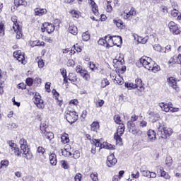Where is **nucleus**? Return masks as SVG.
Here are the masks:
<instances>
[{
	"label": "nucleus",
	"instance_id": "45",
	"mask_svg": "<svg viewBox=\"0 0 181 181\" xmlns=\"http://www.w3.org/2000/svg\"><path fill=\"white\" fill-rule=\"evenodd\" d=\"M40 131L42 133L46 132V131H47V124H46V122L41 123Z\"/></svg>",
	"mask_w": 181,
	"mask_h": 181
},
{
	"label": "nucleus",
	"instance_id": "18",
	"mask_svg": "<svg viewBox=\"0 0 181 181\" xmlns=\"http://www.w3.org/2000/svg\"><path fill=\"white\" fill-rule=\"evenodd\" d=\"M89 5L91 6L92 12L95 15V16H98L100 15V12H98V6L95 4V1H90Z\"/></svg>",
	"mask_w": 181,
	"mask_h": 181
},
{
	"label": "nucleus",
	"instance_id": "59",
	"mask_svg": "<svg viewBox=\"0 0 181 181\" xmlns=\"http://www.w3.org/2000/svg\"><path fill=\"white\" fill-rule=\"evenodd\" d=\"M73 49L74 50H76V52H77L78 53H80L82 50L81 47L78 46V44L74 45Z\"/></svg>",
	"mask_w": 181,
	"mask_h": 181
},
{
	"label": "nucleus",
	"instance_id": "51",
	"mask_svg": "<svg viewBox=\"0 0 181 181\" xmlns=\"http://www.w3.org/2000/svg\"><path fill=\"white\" fill-rule=\"evenodd\" d=\"M106 42H107V39L105 38V39L100 38L98 41V45H100V46H104L105 47Z\"/></svg>",
	"mask_w": 181,
	"mask_h": 181
},
{
	"label": "nucleus",
	"instance_id": "5",
	"mask_svg": "<svg viewBox=\"0 0 181 181\" xmlns=\"http://www.w3.org/2000/svg\"><path fill=\"white\" fill-rule=\"evenodd\" d=\"M65 117L66 121L69 124H74V122H76V121L78 119V115H77V113L74 111H70V110H68L66 112Z\"/></svg>",
	"mask_w": 181,
	"mask_h": 181
},
{
	"label": "nucleus",
	"instance_id": "21",
	"mask_svg": "<svg viewBox=\"0 0 181 181\" xmlns=\"http://www.w3.org/2000/svg\"><path fill=\"white\" fill-rule=\"evenodd\" d=\"M13 31L16 33V39H22V36H23V33H22V26H19L16 28H13Z\"/></svg>",
	"mask_w": 181,
	"mask_h": 181
},
{
	"label": "nucleus",
	"instance_id": "58",
	"mask_svg": "<svg viewBox=\"0 0 181 181\" xmlns=\"http://www.w3.org/2000/svg\"><path fill=\"white\" fill-rule=\"evenodd\" d=\"M37 152L38 153H40L41 155H45V148L42 146H39L37 149Z\"/></svg>",
	"mask_w": 181,
	"mask_h": 181
},
{
	"label": "nucleus",
	"instance_id": "52",
	"mask_svg": "<svg viewBox=\"0 0 181 181\" xmlns=\"http://www.w3.org/2000/svg\"><path fill=\"white\" fill-rule=\"evenodd\" d=\"M140 128H146L148 127V122L146 120H141L139 122Z\"/></svg>",
	"mask_w": 181,
	"mask_h": 181
},
{
	"label": "nucleus",
	"instance_id": "19",
	"mask_svg": "<svg viewBox=\"0 0 181 181\" xmlns=\"http://www.w3.org/2000/svg\"><path fill=\"white\" fill-rule=\"evenodd\" d=\"M35 16H43L47 13L46 8H37L35 9Z\"/></svg>",
	"mask_w": 181,
	"mask_h": 181
},
{
	"label": "nucleus",
	"instance_id": "49",
	"mask_svg": "<svg viewBox=\"0 0 181 181\" xmlns=\"http://www.w3.org/2000/svg\"><path fill=\"white\" fill-rule=\"evenodd\" d=\"M114 23L116 24V26L117 28H122V25H124V22H122L121 20H114Z\"/></svg>",
	"mask_w": 181,
	"mask_h": 181
},
{
	"label": "nucleus",
	"instance_id": "24",
	"mask_svg": "<svg viewBox=\"0 0 181 181\" xmlns=\"http://www.w3.org/2000/svg\"><path fill=\"white\" fill-rule=\"evenodd\" d=\"M90 129L93 131V132H98L100 129V123L98 122H93L90 124Z\"/></svg>",
	"mask_w": 181,
	"mask_h": 181
},
{
	"label": "nucleus",
	"instance_id": "2",
	"mask_svg": "<svg viewBox=\"0 0 181 181\" xmlns=\"http://www.w3.org/2000/svg\"><path fill=\"white\" fill-rule=\"evenodd\" d=\"M156 127L158 129V135H160L161 138L163 139H166V138H169L172 134H173V131L171 128H166L165 124L163 122H158L156 124Z\"/></svg>",
	"mask_w": 181,
	"mask_h": 181
},
{
	"label": "nucleus",
	"instance_id": "62",
	"mask_svg": "<svg viewBox=\"0 0 181 181\" xmlns=\"http://www.w3.org/2000/svg\"><path fill=\"white\" fill-rule=\"evenodd\" d=\"M73 158L74 159H78V158H80V151L78 150L75 151L73 154Z\"/></svg>",
	"mask_w": 181,
	"mask_h": 181
},
{
	"label": "nucleus",
	"instance_id": "40",
	"mask_svg": "<svg viewBox=\"0 0 181 181\" xmlns=\"http://www.w3.org/2000/svg\"><path fill=\"white\" fill-rule=\"evenodd\" d=\"M76 72L79 73L81 74V77H83V76H85L86 74H87L88 73V71H87L84 69H81L78 66H77V68H76Z\"/></svg>",
	"mask_w": 181,
	"mask_h": 181
},
{
	"label": "nucleus",
	"instance_id": "44",
	"mask_svg": "<svg viewBox=\"0 0 181 181\" xmlns=\"http://www.w3.org/2000/svg\"><path fill=\"white\" fill-rule=\"evenodd\" d=\"M113 63H116L117 64H121V66H122V64L125 63V61L124 60V58H119L118 59H114Z\"/></svg>",
	"mask_w": 181,
	"mask_h": 181
},
{
	"label": "nucleus",
	"instance_id": "34",
	"mask_svg": "<svg viewBox=\"0 0 181 181\" xmlns=\"http://www.w3.org/2000/svg\"><path fill=\"white\" fill-rule=\"evenodd\" d=\"M110 86V81L107 78H103L100 81V88H105V87Z\"/></svg>",
	"mask_w": 181,
	"mask_h": 181
},
{
	"label": "nucleus",
	"instance_id": "4",
	"mask_svg": "<svg viewBox=\"0 0 181 181\" xmlns=\"http://www.w3.org/2000/svg\"><path fill=\"white\" fill-rule=\"evenodd\" d=\"M124 132H125V125L124 124H120L117 127V132L114 135V138L117 142V145H122V135H124Z\"/></svg>",
	"mask_w": 181,
	"mask_h": 181
},
{
	"label": "nucleus",
	"instance_id": "29",
	"mask_svg": "<svg viewBox=\"0 0 181 181\" xmlns=\"http://www.w3.org/2000/svg\"><path fill=\"white\" fill-rule=\"evenodd\" d=\"M153 49L156 51V52H158L159 53H163V52H165V47H161L160 45L158 44H156L153 45Z\"/></svg>",
	"mask_w": 181,
	"mask_h": 181
},
{
	"label": "nucleus",
	"instance_id": "14",
	"mask_svg": "<svg viewBox=\"0 0 181 181\" xmlns=\"http://www.w3.org/2000/svg\"><path fill=\"white\" fill-rule=\"evenodd\" d=\"M106 39V44L105 47L107 49H110V47H112V46H115L117 45V42H114V39L112 37H105Z\"/></svg>",
	"mask_w": 181,
	"mask_h": 181
},
{
	"label": "nucleus",
	"instance_id": "28",
	"mask_svg": "<svg viewBox=\"0 0 181 181\" xmlns=\"http://www.w3.org/2000/svg\"><path fill=\"white\" fill-rule=\"evenodd\" d=\"M69 33H71V35H76L78 33V30H77V27H76V25H71L69 28Z\"/></svg>",
	"mask_w": 181,
	"mask_h": 181
},
{
	"label": "nucleus",
	"instance_id": "61",
	"mask_svg": "<svg viewBox=\"0 0 181 181\" xmlns=\"http://www.w3.org/2000/svg\"><path fill=\"white\" fill-rule=\"evenodd\" d=\"M60 72L63 78L67 77V71L66 70V69L64 68L61 69Z\"/></svg>",
	"mask_w": 181,
	"mask_h": 181
},
{
	"label": "nucleus",
	"instance_id": "8",
	"mask_svg": "<svg viewBox=\"0 0 181 181\" xmlns=\"http://www.w3.org/2000/svg\"><path fill=\"white\" fill-rule=\"evenodd\" d=\"M42 32H47V33H52L54 32V25L50 23H44L41 28Z\"/></svg>",
	"mask_w": 181,
	"mask_h": 181
},
{
	"label": "nucleus",
	"instance_id": "11",
	"mask_svg": "<svg viewBox=\"0 0 181 181\" xmlns=\"http://www.w3.org/2000/svg\"><path fill=\"white\" fill-rule=\"evenodd\" d=\"M9 146L12 152H14L16 156H18V157L22 156V151L19 150V148L16 146V144H15V143L10 142Z\"/></svg>",
	"mask_w": 181,
	"mask_h": 181
},
{
	"label": "nucleus",
	"instance_id": "23",
	"mask_svg": "<svg viewBox=\"0 0 181 181\" xmlns=\"http://www.w3.org/2000/svg\"><path fill=\"white\" fill-rule=\"evenodd\" d=\"M68 80L72 83V84H76L77 83V76L74 73H69L68 75Z\"/></svg>",
	"mask_w": 181,
	"mask_h": 181
},
{
	"label": "nucleus",
	"instance_id": "41",
	"mask_svg": "<svg viewBox=\"0 0 181 181\" xmlns=\"http://www.w3.org/2000/svg\"><path fill=\"white\" fill-rule=\"evenodd\" d=\"M52 93H53L54 96L55 97L57 101H59V103H62V101H63V100H62V98H59V97H60V94H59L57 93L56 89L52 90Z\"/></svg>",
	"mask_w": 181,
	"mask_h": 181
},
{
	"label": "nucleus",
	"instance_id": "9",
	"mask_svg": "<svg viewBox=\"0 0 181 181\" xmlns=\"http://www.w3.org/2000/svg\"><path fill=\"white\" fill-rule=\"evenodd\" d=\"M117 160L114 156V153H111L107 159L106 164L108 168H112V166H115L117 164Z\"/></svg>",
	"mask_w": 181,
	"mask_h": 181
},
{
	"label": "nucleus",
	"instance_id": "1",
	"mask_svg": "<svg viewBox=\"0 0 181 181\" xmlns=\"http://www.w3.org/2000/svg\"><path fill=\"white\" fill-rule=\"evenodd\" d=\"M140 63L142 64L144 69L152 71L153 73H156L160 70V66L157 65L152 59L148 57H142L140 59Z\"/></svg>",
	"mask_w": 181,
	"mask_h": 181
},
{
	"label": "nucleus",
	"instance_id": "36",
	"mask_svg": "<svg viewBox=\"0 0 181 181\" xmlns=\"http://www.w3.org/2000/svg\"><path fill=\"white\" fill-rule=\"evenodd\" d=\"M95 148H103V143L101 141L98 139H93V143H92Z\"/></svg>",
	"mask_w": 181,
	"mask_h": 181
},
{
	"label": "nucleus",
	"instance_id": "48",
	"mask_svg": "<svg viewBox=\"0 0 181 181\" xmlns=\"http://www.w3.org/2000/svg\"><path fill=\"white\" fill-rule=\"evenodd\" d=\"M90 179H92L93 181H98V173H92L90 174Z\"/></svg>",
	"mask_w": 181,
	"mask_h": 181
},
{
	"label": "nucleus",
	"instance_id": "38",
	"mask_svg": "<svg viewBox=\"0 0 181 181\" xmlns=\"http://www.w3.org/2000/svg\"><path fill=\"white\" fill-rule=\"evenodd\" d=\"M82 39L84 42H88L90 40V33L88 32H85L82 34Z\"/></svg>",
	"mask_w": 181,
	"mask_h": 181
},
{
	"label": "nucleus",
	"instance_id": "33",
	"mask_svg": "<svg viewBox=\"0 0 181 181\" xmlns=\"http://www.w3.org/2000/svg\"><path fill=\"white\" fill-rule=\"evenodd\" d=\"M62 153L63 156H65V158H69V156H73L71 151H69V148L62 149Z\"/></svg>",
	"mask_w": 181,
	"mask_h": 181
},
{
	"label": "nucleus",
	"instance_id": "25",
	"mask_svg": "<svg viewBox=\"0 0 181 181\" xmlns=\"http://www.w3.org/2000/svg\"><path fill=\"white\" fill-rule=\"evenodd\" d=\"M42 134L43 136L47 138V139H49V141H52V139L54 138V134L52 132H47V130L45 132H43Z\"/></svg>",
	"mask_w": 181,
	"mask_h": 181
},
{
	"label": "nucleus",
	"instance_id": "46",
	"mask_svg": "<svg viewBox=\"0 0 181 181\" xmlns=\"http://www.w3.org/2000/svg\"><path fill=\"white\" fill-rule=\"evenodd\" d=\"M89 67L90 69V70H92V71H95V70H98V66H96L95 64H94V62H89Z\"/></svg>",
	"mask_w": 181,
	"mask_h": 181
},
{
	"label": "nucleus",
	"instance_id": "54",
	"mask_svg": "<svg viewBox=\"0 0 181 181\" xmlns=\"http://www.w3.org/2000/svg\"><path fill=\"white\" fill-rule=\"evenodd\" d=\"M107 8L106 11L107 12H112V6L110 4L111 2V0H107Z\"/></svg>",
	"mask_w": 181,
	"mask_h": 181
},
{
	"label": "nucleus",
	"instance_id": "12",
	"mask_svg": "<svg viewBox=\"0 0 181 181\" xmlns=\"http://www.w3.org/2000/svg\"><path fill=\"white\" fill-rule=\"evenodd\" d=\"M147 138L149 142H155L156 141V132L152 129L147 132Z\"/></svg>",
	"mask_w": 181,
	"mask_h": 181
},
{
	"label": "nucleus",
	"instance_id": "53",
	"mask_svg": "<svg viewBox=\"0 0 181 181\" xmlns=\"http://www.w3.org/2000/svg\"><path fill=\"white\" fill-rule=\"evenodd\" d=\"M67 67H74L76 66V63L74 62V60L73 59H69L66 62Z\"/></svg>",
	"mask_w": 181,
	"mask_h": 181
},
{
	"label": "nucleus",
	"instance_id": "32",
	"mask_svg": "<svg viewBox=\"0 0 181 181\" xmlns=\"http://www.w3.org/2000/svg\"><path fill=\"white\" fill-rule=\"evenodd\" d=\"M134 86H136V88H138L139 90H142L144 88V86L142 85V80L139 78H136L135 80Z\"/></svg>",
	"mask_w": 181,
	"mask_h": 181
},
{
	"label": "nucleus",
	"instance_id": "7",
	"mask_svg": "<svg viewBox=\"0 0 181 181\" xmlns=\"http://www.w3.org/2000/svg\"><path fill=\"white\" fill-rule=\"evenodd\" d=\"M13 57H15V59H17V60L22 64H26V62H25V53L22 52V51H16L13 52Z\"/></svg>",
	"mask_w": 181,
	"mask_h": 181
},
{
	"label": "nucleus",
	"instance_id": "55",
	"mask_svg": "<svg viewBox=\"0 0 181 181\" xmlns=\"http://www.w3.org/2000/svg\"><path fill=\"white\" fill-rule=\"evenodd\" d=\"M171 15L172 16H173V18H176V16L179 15V11L177 10V7L171 11Z\"/></svg>",
	"mask_w": 181,
	"mask_h": 181
},
{
	"label": "nucleus",
	"instance_id": "57",
	"mask_svg": "<svg viewBox=\"0 0 181 181\" xmlns=\"http://www.w3.org/2000/svg\"><path fill=\"white\" fill-rule=\"evenodd\" d=\"M17 88H18V90H26V85L24 83H20L17 86Z\"/></svg>",
	"mask_w": 181,
	"mask_h": 181
},
{
	"label": "nucleus",
	"instance_id": "30",
	"mask_svg": "<svg viewBox=\"0 0 181 181\" xmlns=\"http://www.w3.org/2000/svg\"><path fill=\"white\" fill-rule=\"evenodd\" d=\"M161 177H164V179H170V175L168 174L164 170L163 167H160L159 168Z\"/></svg>",
	"mask_w": 181,
	"mask_h": 181
},
{
	"label": "nucleus",
	"instance_id": "35",
	"mask_svg": "<svg viewBox=\"0 0 181 181\" xmlns=\"http://www.w3.org/2000/svg\"><path fill=\"white\" fill-rule=\"evenodd\" d=\"M102 146L105 149H110V151H112V150L115 149L114 146H112L111 144H110L108 142H103Z\"/></svg>",
	"mask_w": 181,
	"mask_h": 181
},
{
	"label": "nucleus",
	"instance_id": "31",
	"mask_svg": "<svg viewBox=\"0 0 181 181\" xmlns=\"http://www.w3.org/2000/svg\"><path fill=\"white\" fill-rule=\"evenodd\" d=\"M113 37V42L117 43V45H115V46H119V45H122V37L121 36H114Z\"/></svg>",
	"mask_w": 181,
	"mask_h": 181
},
{
	"label": "nucleus",
	"instance_id": "13",
	"mask_svg": "<svg viewBox=\"0 0 181 181\" xmlns=\"http://www.w3.org/2000/svg\"><path fill=\"white\" fill-rule=\"evenodd\" d=\"M23 158L27 159V160H30L32 158H33V154H32V151H30V148H27L25 150H22Z\"/></svg>",
	"mask_w": 181,
	"mask_h": 181
},
{
	"label": "nucleus",
	"instance_id": "22",
	"mask_svg": "<svg viewBox=\"0 0 181 181\" xmlns=\"http://www.w3.org/2000/svg\"><path fill=\"white\" fill-rule=\"evenodd\" d=\"M49 159L50 165H52V166H56V165H57V158L56 157L55 153H51L49 155Z\"/></svg>",
	"mask_w": 181,
	"mask_h": 181
},
{
	"label": "nucleus",
	"instance_id": "64",
	"mask_svg": "<svg viewBox=\"0 0 181 181\" xmlns=\"http://www.w3.org/2000/svg\"><path fill=\"white\" fill-rule=\"evenodd\" d=\"M26 84L30 87L33 84V79L32 78H28L26 79Z\"/></svg>",
	"mask_w": 181,
	"mask_h": 181
},
{
	"label": "nucleus",
	"instance_id": "56",
	"mask_svg": "<svg viewBox=\"0 0 181 181\" xmlns=\"http://www.w3.org/2000/svg\"><path fill=\"white\" fill-rule=\"evenodd\" d=\"M142 176H144V177H148L149 179V175L151 173V171L149 170H141Z\"/></svg>",
	"mask_w": 181,
	"mask_h": 181
},
{
	"label": "nucleus",
	"instance_id": "26",
	"mask_svg": "<svg viewBox=\"0 0 181 181\" xmlns=\"http://www.w3.org/2000/svg\"><path fill=\"white\" fill-rule=\"evenodd\" d=\"M11 21L13 22V29L15 28H18L21 25H19V22H18V17L16 16H13L11 17Z\"/></svg>",
	"mask_w": 181,
	"mask_h": 181
},
{
	"label": "nucleus",
	"instance_id": "37",
	"mask_svg": "<svg viewBox=\"0 0 181 181\" xmlns=\"http://www.w3.org/2000/svg\"><path fill=\"white\" fill-rule=\"evenodd\" d=\"M0 36L2 37L5 36V24L4 23H0Z\"/></svg>",
	"mask_w": 181,
	"mask_h": 181
},
{
	"label": "nucleus",
	"instance_id": "43",
	"mask_svg": "<svg viewBox=\"0 0 181 181\" xmlns=\"http://www.w3.org/2000/svg\"><path fill=\"white\" fill-rule=\"evenodd\" d=\"M115 80L116 83L119 84V86H122V84H124V78H122V77L119 76L118 77H116Z\"/></svg>",
	"mask_w": 181,
	"mask_h": 181
},
{
	"label": "nucleus",
	"instance_id": "6",
	"mask_svg": "<svg viewBox=\"0 0 181 181\" xmlns=\"http://www.w3.org/2000/svg\"><path fill=\"white\" fill-rule=\"evenodd\" d=\"M34 104H35L39 110H43L45 108V102L42 99V96L37 93H35L34 95Z\"/></svg>",
	"mask_w": 181,
	"mask_h": 181
},
{
	"label": "nucleus",
	"instance_id": "50",
	"mask_svg": "<svg viewBox=\"0 0 181 181\" xmlns=\"http://www.w3.org/2000/svg\"><path fill=\"white\" fill-rule=\"evenodd\" d=\"M114 120L116 124H119V125L123 124L121 122V117H119L118 115H115Z\"/></svg>",
	"mask_w": 181,
	"mask_h": 181
},
{
	"label": "nucleus",
	"instance_id": "10",
	"mask_svg": "<svg viewBox=\"0 0 181 181\" xmlns=\"http://www.w3.org/2000/svg\"><path fill=\"white\" fill-rule=\"evenodd\" d=\"M168 28L170 32L173 33V35H179V33H180V30H179V27H177V25H176V23L173 21H170L168 23Z\"/></svg>",
	"mask_w": 181,
	"mask_h": 181
},
{
	"label": "nucleus",
	"instance_id": "3",
	"mask_svg": "<svg viewBox=\"0 0 181 181\" xmlns=\"http://www.w3.org/2000/svg\"><path fill=\"white\" fill-rule=\"evenodd\" d=\"M127 127L130 129L129 132L132 135H135L136 136H141L144 138L145 134H144V132L139 129H136V125L134 122H131L130 120L127 122Z\"/></svg>",
	"mask_w": 181,
	"mask_h": 181
},
{
	"label": "nucleus",
	"instance_id": "63",
	"mask_svg": "<svg viewBox=\"0 0 181 181\" xmlns=\"http://www.w3.org/2000/svg\"><path fill=\"white\" fill-rule=\"evenodd\" d=\"M138 118H139V116L136 115H133L132 117H131V119H130V122H135V121H138Z\"/></svg>",
	"mask_w": 181,
	"mask_h": 181
},
{
	"label": "nucleus",
	"instance_id": "60",
	"mask_svg": "<svg viewBox=\"0 0 181 181\" xmlns=\"http://www.w3.org/2000/svg\"><path fill=\"white\" fill-rule=\"evenodd\" d=\"M62 168L64 169H69V164H67V162L66 160H62L61 161Z\"/></svg>",
	"mask_w": 181,
	"mask_h": 181
},
{
	"label": "nucleus",
	"instance_id": "47",
	"mask_svg": "<svg viewBox=\"0 0 181 181\" xmlns=\"http://www.w3.org/2000/svg\"><path fill=\"white\" fill-rule=\"evenodd\" d=\"M173 162V160L172 159V157H167L165 160V165L168 166V168H170L172 166V163Z\"/></svg>",
	"mask_w": 181,
	"mask_h": 181
},
{
	"label": "nucleus",
	"instance_id": "27",
	"mask_svg": "<svg viewBox=\"0 0 181 181\" xmlns=\"http://www.w3.org/2000/svg\"><path fill=\"white\" fill-rule=\"evenodd\" d=\"M61 140L62 144H68V142H70L69 134L66 133H63L61 136Z\"/></svg>",
	"mask_w": 181,
	"mask_h": 181
},
{
	"label": "nucleus",
	"instance_id": "39",
	"mask_svg": "<svg viewBox=\"0 0 181 181\" xmlns=\"http://www.w3.org/2000/svg\"><path fill=\"white\" fill-rule=\"evenodd\" d=\"M8 165L9 161L8 160H3L0 163V169H2V168H8Z\"/></svg>",
	"mask_w": 181,
	"mask_h": 181
},
{
	"label": "nucleus",
	"instance_id": "42",
	"mask_svg": "<svg viewBox=\"0 0 181 181\" xmlns=\"http://www.w3.org/2000/svg\"><path fill=\"white\" fill-rule=\"evenodd\" d=\"M124 87H126L129 90H132V88H136V86H135V83L127 82L124 83Z\"/></svg>",
	"mask_w": 181,
	"mask_h": 181
},
{
	"label": "nucleus",
	"instance_id": "20",
	"mask_svg": "<svg viewBox=\"0 0 181 181\" xmlns=\"http://www.w3.org/2000/svg\"><path fill=\"white\" fill-rule=\"evenodd\" d=\"M159 107H161L162 111L165 112H169L170 111V105L171 104H168L165 103H160L158 104Z\"/></svg>",
	"mask_w": 181,
	"mask_h": 181
},
{
	"label": "nucleus",
	"instance_id": "16",
	"mask_svg": "<svg viewBox=\"0 0 181 181\" xmlns=\"http://www.w3.org/2000/svg\"><path fill=\"white\" fill-rule=\"evenodd\" d=\"M168 83L170 87H172L174 90L177 91L179 88L177 87V82L176 81V78H175L174 77H170L168 78Z\"/></svg>",
	"mask_w": 181,
	"mask_h": 181
},
{
	"label": "nucleus",
	"instance_id": "15",
	"mask_svg": "<svg viewBox=\"0 0 181 181\" xmlns=\"http://www.w3.org/2000/svg\"><path fill=\"white\" fill-rule=\"evenodd\" d=\"M136 15V11H135V8H132L129 12H124L123 17L124 19H129L131 16H135Z\"/></svg>",
	"mask_w": 181,
	"mask_h": 181
},
{
	"label": "nucleus",
	"instance_id": "17",
	"mask_svg": "<svg viewBox=\"0 0 181 181\" xmlns=\"http://www.w3.org/2000/svg\"><path fill=\"white\" fill-rule=\"evenodd\" d=\"M20 148L21 151H26V149H29V146H28V141L25 139H21L19 141Z\"/></svg>",
	"mask_w": 181,
	"mask_h": 181
}]
</instances>
